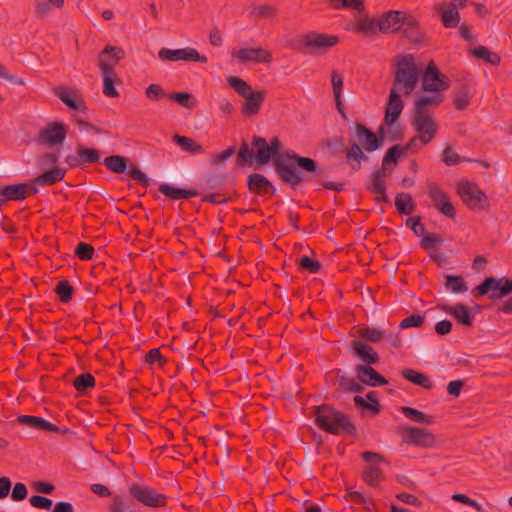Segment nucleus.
Instances as JSON below:
<instances>
[{"mask_svg": "<svg viewBox=\"0 0 512 512\" xmlns=\"http://www.w3.org/2000/svg\"><path fill=\"white\" fill-rule=\"evenodd\" d=\"M428 195L432 199L434 206L440 213L450 219H454L456 212L453 204L449 201L446 193L436 184L428 185Z\"/></svg>", "mask_w": 512, "mask_h": 512, "instance_id": "obj_15", "label": "nucleus"}, {"mask_svg": "<svg viewBox=\"0 0 512 512\" xmlns=\"http://www.w3.org/2000/svg\"><path fill=\"white\" fill-rule=\"evenodd\" d=\"M405 224H406V226L408 228H410L413 231V233L416 236H418V237L424 236L425 228H424L423 224L421 223V217L420 216L409 217L406 220Z\"/></svg>", "mask_w": 512, "mask_h": 512, "instance_id": "obj_63", "label": "nucleus"}, {"mask_svg": "<svg viewBox=\"0 0 512 512\" xmlns=\"http://www.w3.org/2000/svg\"><path fill=\"white\" fill-rule=\"evenodd\" d=\"M167 98L190 110L197 106V100L189 92H171L167 95Z\"/></svg>", "mask_w": 512, "mask_h": 512, "instance_id": "obj_42", "label": "nucleus"}, {"mask_svg": "<svg viewBox=\"0 0 512 512\" xmlns=\"http://www.w3.org/2000/svg\"><path fill=\"white\" fill-rule=\"evenodd\" d=\"M434 9L441 15V21L445 28H455L460 21V14L454 2L438 3Z\"/></svg>", "mask_w": 512, "mask_h": 512, "instance_id": "obj_25", "label": "nucleus"}, {"mask_svg": "<svg viewBox=\"0 0 512 512\" xmlns=\"http://www.w3.org/2000/svg\"><path fill=\"white\" fill-rule=\"evenodd\" d=\"M255 155L256 153H254V151L249 147L248 143L246 141H242L237 154L236 165L239 167H244L247 164L252 165L255 161Z\"/></svg>", "mask_w": 512, "mask_h": 512, "instance_id": "obj_44", "label": "nucleus"}, {"mask_svg": "<svg viewBox=\"0 0 512 512\" xmlns=\"http://www.w3.org/2000/svg\"><path fill=\"white\" fill-rule=\"evenodd\" d=\"M329 5L336 10L351 8L358 12H363L365 9L363 0H330Z\"/></svg>", "mask_w": 512, "mask_h": 512, "instance_id": "obj_52", "label": "nucleus"}, {"mask_svg": "<svg viewBox=\"0 0 512 512\" xmlns=\"http://www.w3.org/2000/svg\"><path fill=\"white\" fill-rule=\"evenodd\" d=\"M442 310L447 314L452 315L458 323L464 326L472 325L473 316L471 315L468 307L463 303H457L454 306L443 305Z\"/></svg>", "mask_w": 512, "mask_h": 512, "instance_id": "obj_29", "label": "nucleus"}, {"mask_svg": "<svg viewBox=\"0 0 512 512\" xmlns=\"http://www.w3.org/2000/svg\"><path fill=\"white\" fill-rule=\"evenodd\" d=\"M130 177L141 184L143 187H148L150 184L148 176L141 171L137 166L131 164L128 171Z\"/></svg>", "mask_w": 512, "mask_h": 512, "instance_id": "obj_62", "label": "nucleus"}, {"mask_svg": "<svg viewBox=\"0 0 512 512\" xmlns=\"http://www.w3.org/2000/svg\"><path fill=\"white\" fill-rule=\"evenodd\" d=\"M405 16V12L390 10L378 19L379 31L386 34L400 32Z\"/></svg>", "mask_w": 512, "mask_h": 512, "instance_id": "obj_18", "label": "nucleus"}, {"mask_svg": "<svg viewBox=\"0 0 512 512\" xmlns=\"http://www.w3.org/2000/svg\"><path fill=\"white\" fill-rule=\"evenodd\" d=\"M446 287L454 293H464L468 290L464 279L456 275L446 276Z\"/></svg>", "mask_w": 512, "mask_h": 512, "instance_id": "obj_57", "label": "nucleus"}, {"mask_svg": "<svg viewBox=\"0 0 512 512\" xmlns=\"http://www.w3.org/2000/svg\"><path fill=\"white\" fill-rule=\"evenodd\" d=\"M489 292H491L489 298L492 301L508 296L512 293V279L501 278L500 280H496L493 277H487L473 291L474 297L476 298L482 297Z\"/></svg>", "mask_w": 512, "mask_h": 512, "instance_id": "obj_7", "label": "nucleus"}, {"mask_svg": "<svg viewBox=\"0 0 512 512\" xmlns=\"http://www.w3.org/2000/svg\"><path fill=\"white\" fill-rule=\"evenodd\" d=\"M399 434L401 435L403 442L408 445L422 448H432L436 443V439L433 433L419 427H402L399 430Z\"/></svg>", "mask_w": 512, "mask_h": 512, "instance_id": "obj_11", "label": "nucleus"}, {"mask_svg": "<svg viewBox=\"0 0 512 512\" xmlns=\"http://www.w3.org/2000/svg\"><path fill=\"white\" fill-rule=\"evenodd\" d=\"M30 504L38 509L50 510L52 508L53 502L51 499L41 496V495H33L29 499Z\"/></svg>", "mask_w": 512, "mask_h": 512, "instance_id": "obj_64", "label": "nucleus"}, {"mask_svg": "<svg viewBox=\"0 0 512 512\" xmlns=\"http://www.w3.org/2000/svg\"><path fill=\"white\" fill-rule=\"evenodd\" d=\"M275 172L282 182L289 184L293 189L303 181L320 183V169L318 163L310 158L286 151L275 159Z\"/></svg>", "mask_w": 512, "mask_h": 512, "instance_id": "obj_1", "label": "nucleus"}, {"mask_svg": "<svg viewBox=\"0 0 512 512\" xmlns=\"http://www.w3.org/2000/svg\"><path fill=\"white\" fill-rule=\"evenodd\" d=\"M245 99V102L243 103L241 107V112L245 116H255L259 113L265 98H266V91L265 90H258V91H251L249 94L243 97Z\"/></svg>", "mask_w": 512, "mask_h": 512, "instance_id": "obj_22", "label": "nucleus"}, {"mask_svg": "<svg viewBox=\"0 0 512 512\" xmlns=\"http://www.w3.org/2000/svg\"><path fill=\"white\" fill-rule=\"evenodd\" d=\"M128 159L121 155H111L104 159L103 164L113 173H124L128 168Z\"/></svg>", "mask_w": 512, "mask_h": 512, "instance_id": "obj_38", "label": "nucleus"}, {"mask_svg": "<svg viewBox=\"0 0 512 512\" xmlns=\"http://www.w3.org/2000/svg\"><path fill=\"white\" fill-rule=\"evenodd\" d=\"M135 507L134 499L123 494H115L112 496L109 512H135Z\"/></svg>", "mask_w": 512, "mask_h": 512, "instance_id": "obj_36", "label": "nucleus"}, {"mask_svg": "<svg viewBox=\"0 0 512 512\" xmlns=\"http://www.w3.org/2000/svg\"><path fill=\"white\" fill-rule=\"evenodd\" d=\"M471 53L478 59H483L485 62L490 63L494 66L499 65L501 58L500 56L490 51L487 47L479 45L471 50Z\"/></svg>", "mask_w": 512, "mask_h": 512, "instance_id": "obj_45", "label": "nucleus"}, {"mask_svg": "<svg viewBox=\"0 0 512 512\" xmlns=\"http://www.w3.org/2000/svg\"><path fill=\"white\" fill-rule=\"evenodd\" d=\"M169 93L163 89L159 84L152 83L145 89V96L153 102L159 101L160 99L167 97Z\"/></svg>", "mask_w": 512, "mask_h": 512, "instance_id": "obj_60", "label": "nucleus"}, {"mask_svg": "<svg viewBox=\"0 0 512 512\" xmlns=\"http://www.w3.org/2000/svg\"><path fill=\"white\" fill-rule=\"evenodd\" d=\"M395 206L399 214L410 215L416 208L412 196L408 193H399L395 197Z\"/></svg>", "mask_w": 512, "mask_h": 512, "instance_id": "obj_37", "label": "nucleus"}, {"mask_svg": "<svg viewBox=\"0 0 512 512\" xmlns=\"http://www.w3.org/2000/svg\"><path fill=\"white\" fill-rule=\"evenodd\" d=\"M95 382V378L91 373H83L74 379L73 385L78 392L84 393L94 388Z\"/></svg>", "mask_w": 512, "mask_h": 512, "instance_id": "obj_48", "label": "nucleus"}, {"mask_svg": "<svg viewBox=\"0 0 512 512\" xmlns=\"http://www.w3.org/2000/svg\"><path fill=\"white\" fill-rule=\"evenodd\" d=\"M411 126L417 133V138H422V144H429L438 131V124L430 114H418L412 112Z\"/></svg>", "mask_w": 512, "mask_h": 512, "instance_id": "obj_10", "label": "nucleus"}, {"mask_svg": "<svg viewBox=\"0 0 512 512\" xmlns=\"http://www.w3.org/2000/svg\"><path fill=\"white\" fill-rule=\"evenodd\" d=\"M37 193L38 189L36 186L29 183L0 186V196L3 197L1 200H5V203L8 201H22L28 196H32Z\"/></svg>", "mask_w": 512, "mask_h": 512, "instance_id": "obj_14", "label": "nucleus"}, {"mask_svg": "<svg viewBox=\"0 0 512 512\" xmlns=\"http://www.w3.org/2000/svg\"><path fill=\"white\" fill-rule=\"evenodd\" d=\"M16 422L22 425H26L35 430H43L47 432H61L60 428L55 424L45 420L42 417L33 415H21L16 419ZM68 429H64L62 433H67Z\"/></svg>", "mask_w": 512, "mask_h": 512, "instance_id": "obj_24", "label": "nucleus"}, {"mask_svg": "<svg viewBox=\"0 0 512 512\" xmlns=\"http://www.w3.org/2000/svg\"><path fill=\"white\" fill-rule=\"evenodd\" d=\"M471 97L472 95L469 85L461 84L460 87L455 91V96L453 99L455 109L464 110L470 104Z\"/></svg>", "mask_w": 512, "mask_h": 512, "instance_id": "obj_40", "label": "nucleus"}, {"mask_svg": "<svg viewBox=\"0 0 512 512\" xmlns=\"http://www.w3.org/2000/svg\"><path fill=\"white\" fill-rule=\"evenodd\" d=\"M123 50L122 48L107 45L98 56V67L101 70V64L105 63L110 67L111 70H114V66L118 63V61L122 58Z\"/></svg>", "mask_w": 512, "mask_h": 512, "instance_id": "obj_31", "label": "nucleus"}, {"mask_svg": "<svg viewBox=\"0 0 512 512\" xmlns=\"http://www.w3.org/2000/svg\"><path fill=\"white\" fill-rule=\"evenodd\" d=\"M233 55L243 63L249 61L268 63L272 60L271 53L263 48H241Z\"/></svg>", "mask_w": 512, "mask_h": 512, "instance_id": "obj_27", "label": "nucleus"}, {"mask_svg": "<svg viewBox=\"0 0 512 512\" xmlns=\"http://www.w3.org/2000/svg\"><path fill=\"white\" fill-rule=\"evenodd\" d=\"M401 376L405 380L413 383L414 385L420 386L426 390H431L434 387L433 382L430 380V378L427 375L420 373L414 369H410V368L403 369L401 371Z\"/></svg>", "mask_w": 512, "mask_h": 512, "instance_id": "obj_33", "label": "nucleus"}, {"mask_svg": "<svg viewBox=\"0 0 512 512\" xmlns=\"http://www.w3.org/2000/svg\"><path fill=\"white\" fill-rule=\"evenodd\" d=\"M129 495L140 504L149 508H162L167 505L168 496L157 492L144 483L134 482L128 486Z\"/></svg>", "mask_w": 512, "mask_h": 512, "instance_id": "obj_5", "label": "nucleus"}, {"mask_svg": "<svg viewBox=\"0 0 512 512\" xmlns=\"http://www.w3.org/2000/svg\"><path fill=\"white\" fill-rule=\"evenodd\" d=\"M421 85L424 92L442 93L449 89L448 78L440 72L434 61H430L425 70L421 71Z\"/></svg>", "mask_w": 512, "mask_h": 512, "instance_id": "obj_9", "label": "nucleus"}, {"mask_svg": "<svg viewBox=\"0 0 512 512\" xmlns=\"http://www.w3.org/2000/svg\"><path fill=\"white\" fill-rule=\"evenodd\" d=\"M226 181L224 174H207L200 179V188L202 190H213L222 186Z\"/></svg>", "mask_w": 512, "mask_h": 512, "instance_id": "obj_46", "label": "nucleus"}, {"mask_svg": "<svg viewBox=\"0 0 512 512\" xmlns=\"http://www.w3.org/2000/svg\"><path fill=\"white\" fill-rule=\"evenodd\" d=\"M315 424L318 428L332 435L347 434L356 436L357 428L348 415L329 404L312 407Z\"/></svg>", "mask_w": 512, "mask_h": 512, "instance_id": "obj_2", "label": "nucleus"}, {"mask_svg": "<svg viewBox=\"0 0 512 512\" xmlns=\"http://www.w3.org/2000/svg\"><path fill=\"white\" fill-rule=\"evenodd\" d=\"M414 101L413 112L418 114H430V108L439 106L444 101V95L439 92H428Z\"/></svg>", "mask_w": 512, "mask_h": 512, "instance_id": "obj_23", "label": "nucleus"}, {"mask_svg": "<svg viewBox=\"0 0 512 512\" xmlns=\"http://www.w3.org/2000/svg\"><path fill=\"white\" fill-rule=\"evenodd\" d=\"M94 253V247L86 242H79L74 251L75 256L83 261L91 260L94 256Z\"/></svg>", "mask_w": 512, "mask_h": 512, "instance_id": "obj_59", "label": "nucleus"}, {"mask_svg": "<svg viewBox=\"0 0 512 512\" xmlns=\"http://www.w3.org/2000/svg\"><path fill=\"white\" fill-rule=\"evenodd\" d=\"M101 75L103 78V93L105 96L115 98L119 95L114 86L115 71L111 70L105 63L101 64Z\"/></svg>", "mask_w": 512, "mask_h": 512, "instance_id": "obj_35", "label": "nucleus"}, {"mask_svg": "<svg viewBox=\"0 0 512 512\" xmlns=\"http://www.w3.org/2000/svg\"><path fill=\"white\" fill-rule=\"evenodd\" d=\"M404 154V151L402 150V146L401 145H394L392 147H390L383 159H382V168L381 169H384L386 171V169L390 166V164H394L396 165L398 163V159L401 155Z\"/></svg>", "mask_w": 512, "mask_h": 512, "instance_id": "obj_50", "label": "nucleus"}, {"mask_svg": "<svg viewBox=\"0 0 512 512\" xmlns=\"http://www.w3.org/2000/svg\"><path fill=\"white\" fill-rule=\"evenodd\" d=\"M363 480L368 485L376 487L384 480V475L378 465H368L363 471Z\"/></svg>", "mask_w": 512, "mask_h": 512, "instance_id": "obj_43", "label": "nucleus"}, {"mask_svg": "<svg viewBox=\"0 0 512 512\" xmlns=\"http://www.w3.org/2000/svg\"><path fill=\"white\" fill-rule=\"evenodd\" d=\"M158 190L172 200L189 199L199 195V192L195 189L176 188L168 184H161Z\"/></svg>", "mask_w": 512, "mask_h": 512, "instance_id": "obj_32", "label": "nucleus"}, {"mask_svg": "<svg viewBox=\"0 0 512 512\" xmlns=\"http://www.w3.org/2000/svg\"><path fill=\"white\" fill-rule=\"evenodd\" d=\"M457 193L471 210H484L489 207L488 197L476 183L469 181L459 182Z\"/></svg>", "mask_w": 512, "mask_h": 512, "instance_id": "obj_8", "label": "nucleus"}, {"mask_svg": "<svg viewBox=\"0 0 512 512\" xmlns=\"http://www.w3.org/2000/svg\"><path fill=\"white\" fill-rule=\"evenodd\" d=\"M401 411L405 417L416 423L426 425H431L434 423V417L432 415L425 414L416 408L405 406L401 408Z\"/></svg>", "mask_w": 512, "mask_h": 512, "instance_id": "obj_39", "label": "nucleus"}, {"mask_svg": "<svg viewBox=\"0 0 512 512\" xmlns=\"http://www.w3.org/2000/svg\"><path fill=\"white\" fill-rule=\"evenodd\" d=\"M54 93L69 109L86 112V103L77 89L59 87L54 89Z\"/></svg>", "mask_w": 512, "mask_h": 512, "instance_id": "obj_16", "label": "nucleus"}, {"mask_svg": "<svg viewBox=\"0 0 512 512\" xmlns=\"http://www.w3.org/2000/svg\"><path fill=\"white\" fill-rule=\"evenodd\" d=\"M66 170L55 167L49 171H46L37 177L31 179L32 185H40V186H51L55 183L61 181L65 177Z\"/></svg>", "mask_w": 512, "mask_h": 512, "instance_id": "obj_30", "label": "nucleus"}, {"mask_svg": "<svg viewBox=\"0 0 512 512\" xmlns=\"http://www.w3.org/2000/svg\"><path fill=\"white\" fill-rule=\"evenodd\" d=\"M386 176V171L384 169H379L372 174V183L367 185V189L372 191L373 193H382L384 189H386L384 177Z\"/></svg>", "mask_w": 512, "mask_h": 512, "instance_id": "obj_54", "label": "nucleus"}, {"mask_svg": "<svg viewBox=\"0 0 512 512\" xmlns=\"http://www.w3.org/2000/svg\"><path fill=\"white\" fill-rule=\"evenodd\" d=\"M403 107L404 104L399 94V91H396V89H391L388 97V102L385 108V125L393 126L397 122L399 116L401 115Z\"/></svg>", "mask_w": 512, "mask_h": 512, "instance_id": "obj_19", "label": "nucleus"}, {"mask_svg": "<svg viewBox=\"0 0 512 512\" xmlns=\"http://www.w3.org/2000/svg\"><path fill=\"white\" fill-rule=\"evenodd\" d=\"M77 153L81 156L83 165L97 163L101 158V153L98 149L86 148L82 145L78 146Z\"/></svg>", "mask_w": 512, "mask_h": 512, "instance_id": "obj_49", "label": "nucleus"}, {"mask_svg": "<svg viewBox=\"0 0 512 512\" xmlns=\"http://www.w3.org/2000/svg\"><path fill=\"white\" fill-rule=\"evenodd\" d=\"M227 81L229 86L233 88L241 97L246 96L253 90L250 84L237 76H230Z\"/></svg>", "mask_w": 512, "mask_h": 512, "instance_id": "obj_53", "label": "nucleus"}, {"mask_svg": "<svg viewBox=\"0 0 512 512\" xmlns=\"http://www.w3.org/2000/svg\"><path fill=\"white\" fill-rule=\"evenodd\" d=\"M296 263L300 269L308 271L311 274L318 273L322 268V264L320 261L313 260L306 255L297 259Z\"/></svg>", "mask_w": 512, "mask_h": 512, "instance_id": "obj_55", "label": "nucleus"}, {"mask_svg": "<svg viewBox=\"0 0 512 512\" xmlns=\"http://www.w3.org/2000/svg\"><path fill=\"white\" fill-rule=\"evenodd\" d=\"M54 292L62 303H69L72 300L74 288L68 280L63 279L56 284Z\"/></svg>", "mask_w": 512, "mask_h": 512, "instance_id": "obj_47", "label": "nucleus"}, {"mask_svg": "<svg viewBox=\"0 0 512 512\" xmlns=\"http://www.w3.org/2000/svg\"><path fill=\"white\" fill-rule=\"evenodd\" d=\"M421 69L417 66L412 54H405L398 58L395 77L391 89L402 91L404 95L411 94L417 87Z\"/></svg>", "mask_w": 512, "mask_h": 512, "instance_id": "obj_4", "label": "nucleus"}, {"mask_svg": "<svg viewBox=\"0 0 512 512\" xmlns=\"http://www.w3.org/2000/svg\"><path fill=\"white\" fill-rule=\"evenodd\" d=\"M251 15H256L260 19H274L277 16V9L271 5L254 6Z\"/></svg>", "mask_w": 512, "mask_h": 512, "instance_id": "obj_58", "label": "nucleus"}, {"mask_svg": "<svg viewBox=\"0 0 512 512\" xmlns=\"http://www.w3.org/2000/svg\"><path fill=\"white\" fill-rule=\"evenodd\" d=\"M173 141L178 144L184 151L191 154L195 155L204 152L203 147L192 138L176 134L173 136Z\"/></svg>", "mask_w": 512, "mask_h": 512, "instance_id": "obj_41", "label": "nucleus"}, {"mask_svg": "<svg viewBox=\"0 0 512 512\" xmlns=\"http://www.w3.org/2000/svg\"><path fill=\"white\" fill-rule=\"evenodd\" d=\"M158 57L162 61H187L207 63L208 59L205 55H201L195 48L186 47L181 49L161 48Z\"/></svg>", "mask_w": 512, "mask_h": 512, "instance_id": "obj_13", "label": "nucleus"}, {"mask_svg": "<svg viewBox=\"0 0 512 512\" xmlns=\"http://www.w3.org/2000/svg\"><path fill=\"white\" fill-rule=\"evenodd\" d=\"M355 29L365 34H375L378 29V21L368 16L361 17L355 25Z\"/></svg>", "mask_w": 512, "mask_h": 512, "instance_id": "obj_56", "label": "nucleus"}, {"mask_svg": "<svg viewBox=\"0 0 512 512\" xmlns=\"http://www.w3.org/2000/svg\"><path fill=\"white\" fill-rule=\"evenodd\" d=\"M305 53L310 55H321L326 53L331 47L339 43V37L325 33L309 32L300 39Z\"/></svg>", "mask_w": 512, "mask_h": 512, "instance_id": "obj_6", "label": "nucleus"}, {"mask_svg": "<svg viewBox=\"0 0 512 512\" xmlns=\"http://www.w3.org/2000/svg\"><path fill=\"white\" fill-rule=\"evenodd\" d=\"M348 348L351 353L364 363L363 366L377 364L380 360L375 349L364 341H351Z\"/></svg>", "mask_w": 512, "mask_h": 512, "instance_id": "obj_17", "label": "nucleus"}, {"mask_svg": "<svg viewBox=\"0 0 512 512\" xmlns=\"http://www.w3.org/2000/svg\"><path fill=\"white\" fill-rule=\"evenodd\" d=\"M354 404L357 408H361L363 410H369L374 415L378 414L381 410V406L377 399V392L370 391L366 395V399L362 396L356 395L353 399Z\"/></svg>", "mask_w": 512, "mask_h": 512, "instance_id": "obj_34", "label": "nucleus"}, {"mask_svg": "<svg viewBox=\"0 0 512 512\" xmlns=\"http://www.w3.org/2000/svg\"><path fill=\"white\" fill-rule=\"evenodd\" d=\"M425 323V317L423 315H420V314H412L406 318H404L401 322H400V329H407V328H411V327H422Z\"/></svg>", "mask_w": 512, "mask_h": 512, "instance_id": "obj_61", "label": "nucleus"}, {"mask_svg": "<svg viewBox=\"0 0 512 512\" xmlns=\"http://www.w3.org/2000/svg\"><path fill=\"white\" fill-rule=\"evenodd\" d=\"M357 378L359 381L370 387H379L388 384V380L378 373L371 365L355 367Z\"/></svg>", "mask_w": 512, "mask_h": 512, "instance_id": "obj_21", "label": "nucleus"}, {"mask_svg": "<svg viewBox=\"0 0 512 512\" xmlns=\"http://www.w3.org/2000/svg\"><path fill=\"white\" fill-rule=\"evenodd\" d=\"M400 32L414 43H422L425 40V33L419 21L412 15L406 14Z\"/></svg>", "mask_w": 512, "mask_h": 512, "instance_id": "obj_26", "label": "nucleus"}, {"mask_svg": "<svg viewBox=\"0 0 512 512\" xmlns=\"http://www.w3.org/2000/svg\"><path fill=\"white\" fill-rule=\"evenodd\" d=\"M358 335L360 338L372 343H377L387 336L384 330L371 327L361 328L358 331Z\"/></svg>", "mask_w": 512, "mask_h": 512, "instance_id": "obj_51", "label": "nucleus"}, {"mask_svg": "<svg viewBox=\"0 0 512 512\" xmlns=\"http://www.w3.org/2000/svg\"><path fill=\"white\" fill-rule=\"evenodd\" d=\"M247 188L251 193L259 196L274 195L276 192L271 181L260 173H253L248 176Z\"/></svg>", "mask_w": 512, "mask_h": 512, "instance_id": "obj_20", "label": "nucleus"}, {"mask_svg": "<svg viewBox=\"0 0 512 512\" xmlns=\"http://www.w3.org/2000/svg\"><path fill=\"white\" fill-rule=\"evenodd\" d=\"M68 127L62 122H49L39 132L37 142L49 147L61 145L67 136Z\"/></svg>", "mask_w": 512, "mask_h": 512, "instance_id": "obj_12", "label": "nucleus"}, {"mask_svg": "<svg viewBox=\"0 0 512 512\" xmlns=\"http://www.w3.org/2000/svg\"><path fill=\"white\" fill-rule=\"evenodd\" d=\"M354 129L357 142L351 144L345 156L351 172L359 171L362 168L361 162L368 161L369 157L364 153L363 149L367 152H373L381 148V138H378L375 132L360 123H356Z\"/></svg>", "mask_w": 512, "mask_h": 512, "instance_id": "obj_3", "label": "nucleus"}, {"mask_svg": "<svg viewBox=\"0 0 512 512\" xmlns=\"http://www.w3.org/2000/svg\"><path fill=\"white\" fill-rule=\"evenodd\" d=\"M252 145L257 149L255 155L256 164L262 166L269 163L270 160L273 162V166L275 167V157L276 155L270 149L268 142L265 138L260 136H253Z\"/></svg>", "mask_w": 512, "mask_h": 512, "instance_id": "obj_28", "label": "nucleus"}]
</instances>
